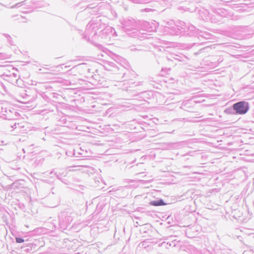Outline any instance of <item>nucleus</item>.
Listing matches in <instances>:
<instances>
[{"instance_id":"1","label":"nucleus","mask_w":254,"mask_h":254,"mask_svg":"<svg viewBox=\"0 0 254 254\" xmlns=\"http://www.w3.org/2000/svg\"><path fill=\"white\" fill-rule=\"evenodd\" d=\"M233 109L237 114H245L249 109V104L245 101L239 102L233 105Z\"/></svg>"},{"instance_id":"2","label":"nucleus","mask_w":254,"mask_h":254,"mask_svg":"<svg viewBox=\"0 0 254 254\" xmlns=\"http://www.w3.org/2000/svg\"><path fill=\"white\" fill-rule=\"evenodd\" d=\"M150 204L151 205L155 206L166 205V203H165L162 199L151 201L150 202Z\"/></svg>"},{"instance_id":"3","label":"nucleus","mask_w":254,"mask_h":254,"mask_svg":"<svg viewBox=\"0 0 254 254\" xmlns=\"http://www.w3.org/2000/svg\"><path fill=\"white\" fill-rule=\"evenodd\" d=\"M16 241L17 243H23L24 241L22 238H16Z\"/></svg>"}]
</instances>
